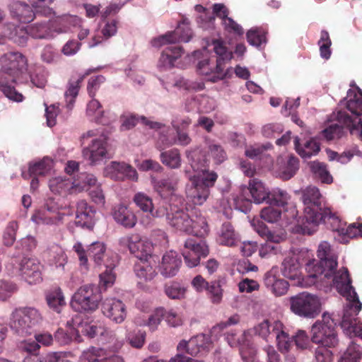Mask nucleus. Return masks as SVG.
<instances>
[{
  "instance_id": "20",
  "label": "nucleus",
  "mask_w": 362,
  "mask_h": 362,
  "mask_svg": "<svg viewBox=\"0 0 362 362\" xmlns=\"http://www.w3.org/2000/svg\"><path fill=\"white\" fill-rule=\"evenodd\" d=\"M182 264V259L177 253L175 251L166 252L162 258L159 266L160 274L165 278L175 276Z\"/></svg>"
},
{
  "instance_id": "51",
  "label": "nucleus",
  "mask_w": 362,
  "mask_h": 362,
  "mask_svg": "<svg viewBox=\"0 0 362 362\" xmlns=\"http://www.w3.org/2000/svg\"><path fill=\"white\" fill-rule=\"evenodd\" d=\"M266 34L262 28H251L247 33V42L250 45L259 48L267 43Z\"/></svg>"
},
{
  "instance_id": "54",
  "label": "nucleus",
  "mask_w": 362,
  "mask_h": 362,
  "mask_svg": "<svg viewBox=\"0 0 362 362\" xmlns=\"http://www.w3.org/2000/svg\"><path fill=\"white\" fill-rule=\"evenodd\" d=\"M47 302L49 307L57 313H59L62 308L65 305L64 295L59 289L48 293Z\"/></svg>"
},
{
  "instance_id": "11",
  "label": "nucleus",
  "mask_w": 362,
  "mask_h": 362,
  "mask_svg": "<svg viewBox=\"0 0 362 362\" xmlns=\"http://www.w3.org/2000/svg\"><path fill=\"white\" fill-rule=\"evenodd\" d=\"M119 243L121 246L127 247L139 260H148L151 257L153 247L147 238L134 234L121 238Z\"/></svg>"
},
{
  "instance_id": "4",
  "label": "nucleus",
  "mask_w": 362,
  "mask_h": 362,
  "mask_svg": "<svg viewBox=\"0 0 362 362\" xmlns=\"http://www.w3.org/2000/svg\"><path fill=\"white\" fill-rule=\"evenodd\" d=\"M346 107L351 112L350 115L345 111H339L337 119L349 129L351 134H356L362 140V92L356 93L354 90L347 92Z\"/></svg>"
},
{
  "instance_id": "6",
  "label": "nucleus",
  "mask_w": 362,
  "mask_h": 362,
  "mask_svg": "<svg viewBox=\"0 0 362 362\" xmlns=\"http://www.w3.org/2000/svg\"><path fill=\"white\" fill-rule=\"evenodd\" d=\"M42 317L38 310L33 307H21L15 309L10 318L11 329L18 335L25 337L33 333L39 325Z\"/></svg>"
},
{
  "instance_id": "47",
  "label": "nucleus",
  "mask_w": 362,
  "mask_h": 362,
  "mask_svg": "<svg viewBox=\"0 0 362 362\" xmlns=\"http://www.w3.org/2000/svg\"><path fill=\"white\" fill-rule=\"evenodd\" d=\"M77 331H78V334L81 332L89 338L97 337L99 341L100 335L105 332V327L101 325L80 322L78 323Z\"/></svg>"
},
{
  "instance_id": "23",
  "label": "nucleus",
  "mask_w": 362,
  "mask_h": 362,
  "mask_svg": "<svg viewBox=\"0 0 362 362\" xmlns=\"http://www.w3.org/2000/svg\"><path fill=\"white\" fill-rule=\"evenodd\" d=\"M193 55L198 60L197 66L199 74L206 76L208 80L211 81L210 78L216 76V65L210 62L209 52L204 48L202 50L194 52Z\"/></svg>"
},
{
  "instance_id": "2",
  "label": "nucleus",
  "mask_w": 362,
  "mask_h": 362,
  "mask_svg": "<svg viewBox=\"0 0 362 362\" xmlns=\"http://www.w3.org/2000/svg\"><path fill=\"white\" fill-rule=\"evenodd\" d=\"M334 286L348 301L341 322L342 329L350 337H358L362 339V326L357 323L355 317L361 310L362 304L351 284L346 270L335 276Z\"/></svg>"
},
{
  "instance_id": "27",
  "label": "nucleus",
  "mask_w": 362,
  "mask_h": 362,
  "mask_svg": "<svg viewBox=\"0 0 362 362\" xmlns=\"http://www.w3.org/2000/svg\"><path fill=\"white\" fill-rule=\"evenodd\" d=\"M4 36L11 40L13 42L20 46L26 45L29 33L28 26L26 28L22 26H16L13 24H7L5 26Z\"/></svg>"
},
{
  "instance_id": "55",
  "label": "nucleus",
  "mask_w": 362,
  "mask_h": 362,
  "mask_svg": "<svg viewBox=\"0 0 362 362\" xmlns=\"http://www.w3.org/2000/svg\"><path fill=\"white\" fill-rule=\"evenodd\" d=\"M256 230L261 236L266 238L267 242L272 243L274 245L280 243L286 238V234L284 232H272L264 225H260Z\"/></svg>"
},
{
  "instance_id": "56",
  "label": "nucleus",
  "mask_w": 362,
  "mask_h": 362,
  "mask_svg": "<svg viewBox=\"0 0 362 362\" xmlns=\"http://www.w3.org/2000/svg\"><path fill=\"white\" fill-rule=\"evenodd\" d=\"M117 262V257L115 256L110 264L105 263L106 270L100 274V284L105 288L112 286L115 280V275L112 269L116 266Z\"/></svg>"
},
{
  "instance_id": "17",
  "label": "nucleus",
  "mask_w": 362,
  "mask_h": 362,
  "mask_svg": "<svg viewBox=\"0 0 362 362\" xmlns=\"http://www.w3.org/2000/svg\"><path fill=\"white\" fill-rule=\"evenodd\" d=\"M102 312L104 315L116 323H122L127 316L125 305L115 298H107L103 300Z\"/></svg>"
},
{
  "instance_id": "31",
  "label": "nucleus",
  "mask_w": 362,
  "mask_h": 362,
  "mask_svg": "<svg viewBox=\"0 0 362 362\" xmlns=\"http://www.w3.org/2000/svg\"><path fill=\"white\" fill-rule=\"evenodd\" d=\"M29 35L35 39L54 37L49 21H37L28 26Z\"/></svg>"
},
{
  "instance_id": "57",
  "label": "nucleus",
  "mask_w": 362,
  "mask_h": 362,
  "mask_svg": "<svg viewBox=\"0 0 362 362\" xmlns=\"http://www.w3.org/2000/svg\"><path fill=\"white\" fill-rule=\"evenodd\" d=\"M105 245L100 242L93 243L89 245L87 250L88 257L92 258L97 264H101L105 255Z\"/></svg>"
},
{
  "instance_id": "42",
  "label": "nucleus",
  "mask_w": 362,
  "mask_h": 362,
  "mask_svg": "<svg viewBox=\"0 0 362 362\" xmlns=\"http://www.w3.org/2000/svg\"><path fill=\"white\" fill-rule=\"evenodd\" d=\"M192 230L187 233H192L197 236L203 237L208 233L209 228L206 218L201 214L200 212H194V215H191Z\"/></svg>"
},
{
  "instance_id": "28",
  "label": "nucleus",
  "mask_w": 362,
  "mask_h": 362,
  "mask_svg": "<svg viewBox=\"0 0 362 362\" xmlns=\"http://www.w3.org/2000/svg\"><path fill=\"white\" fill-rule=\"evenodd\" d=\"M183 50L179 46L166 47L160 55L158 66L160 69H168L175 66V61L182 56Z\"/></svg>"
},
{
  "instance_id": "12",
  "label": "nucleus",
  "mask_w": 362,
  "mask_h": 362,
  "mask_svg": "<svg viewBox=\"0 0 362 362\" xmlns=\"http://www.w3.org/2000/svg\"><path fill=\"white\" fill-rule=\"evenodd\" d=\"M82 154L90 165H100L103 160L112 157L107 149L105 136L93 139L90 144L83 149Z\"/></svg>"
},
{
  "instance_id": "14",
  "label": "nucleus",
  "mask_w": 362,
  "mask_h": 362,
  "mask_svg": "<svg viewBox=\"0 0 362 362\" xmlns=\"http://www.w3.org/2000/svg\"><path fill=\"white\" fill-rule=\"evenodd\" d=\"M178 179L173 176L153 181V188L162 199L170 205H176V202L182 205L184 202L182 197L175 193Z\"/></svg>"
},
{
  "instance_id": "24",
  "label": "nucleus",
  "mask_w": 362,
  "mask_h": 362,
  "mask_svg": "<svg viewBox=\"0 0 362 362\" xmlns=\"http://www.w3.org/2000/svg\"><path fill=\"white\" fill-rule=\"evenodd\" d=\"M9 9L11 15L23 23L31 22L37 14L29 5L19 1L10 4Z\"/></svg>"
},
{
  "instance_id": "48",
  "label": "nucleus",
  "mask_w": 362,
  "mask_h": 362,
  "mask_svg": "<svg viewBox=\"0 0 362 362\" xmlns=\"http://www.w3.org/2000/svg\"><path fill=\"white\" fill-rule=\"evenodd\" d=\"M210 338L204 334H199L189 339L191 355L195 356L202 350L208 349L210 345Z\"/></svg>"
},
{
  "instance_id": "43",
  "label": "nucleus",
  "mask_w": 362,
  "mask_h": 362,
  "mask_svg": "<svg viewBox=\"0 0 362 362\" xmlns=\"http://www.w3.org/2000/svg\"><path fill=\"white\" fill-rule=\"evenodd\" d=\"M138 278L144 281H151L156 275L154 268L148 263V260H139L134 267Z\"/></svg>"
},
{
  "instance_id": "44",
  "label": "nucleus",
  "mask_w": 362,
  "mask_h": 362,
  "mask_svg": "<svg viewBox=\"0 0 362 362\" xmlns=\"http://www.w3.org/2000/svg\"><path fill=\"white\" fill-rule=\"evenodd\" d=\"M49 187L54 193L62 194L74 189V182L62 177H56L49 180Z\"/></svg>"
},
{
  "instance_id": "22",
  "label": "nucleus",
  "mask_w": 362,
  "mask_h": 362,
  "mask_svg": "<svg viewBox=\"0 0 362 362\" xmlns=\"http://www.w3.org/2000/svg\"><path fill=\"white\" fill-rule=\"evenodd\" d=\"M214 50L218 58L216 64V75L210 78L211 81L216 82L220 79H222L224 76L223 68L222 67L223 64L226 61H230L233 57V53L231 51L228 50L224 43L220 40L213 41Z\"/></svg>"
},
{
  "instance_id": "58",
  "label": "nucleus",
  "mask_w": 362,
  "mask_h": 362,
  "mask_svg": "<svg viewBox=\"0 0 362 362\" xmlns=\"http://www.w3.org/2000/svg\"><path fill=\"white\" fill-rule=\"evenodd\" d=\"M207 153L216 164H221L227 159V153L222 146L215 142L208 144Z\"/></svg>"
},
{
  "instance_id": "1",
  "label": "nucleus",
  "mask_w": 362,
  "mask_h": 362,
  "mask_svg": "<svg viewBox=\"0 0 362 362\" xmlns=\"http://www.w3.org/2000/svg\"><path fill=\"white\" fill-rule=\"evenodd\" d=\"M302 201L304 205V216L301 226L303 234H313L320 223H326L327 221L334 224L332 226L333 230L343 233L344 228H341L339 226L340 221L331 211L330 208L325 205L318 188L308 186L303 189Z\"/></svg>"
},
{
  "instance_id": "15",
  "label": "nucleus",
  "mask_w": 362,
  "mask_h": 362,
  "mask_svg": "<svg viewBox=\"0 0 362 362\" xmlns=\"http://www.w3.org/2000/svg\"><path fill=\"white\" fill-rule=\"evenodd\" d=\"M103 174L105 177L118 181L124 180L125 179H129L133 181H136L138 180L136 170L131 165L124 162H110L105 167Z\"/></svg>"
},
{
  "instance_id": "46",
  "label": "nucleus",
  "mask_w": 362,
  "mask_h": 362,
  "mask_svg": "<svg viewBox=\"0 0 362 362\" xmlns=\"http://www.w3.org/2000/svg\"><path fill=\"white\" fill-rule=\"evenodd\" d=\"M310 167L312 172L321 180L322 182L326 184H330L332 182V176L330 175L326 164L315 160L310 163Z\"/></svg>"
},
{
  "instance_id": "50",
  "label": "nucleus",
  "mask_w": 362,
  "mask_h": 362,
  "mask_svg": "<svg viewBox=\"0 0 362 362\" xmlns=\"http://www.w3.org/2000/svg\"><path fill=\"white\" fill-rule=\"evenodd\" d=\"M119 329L110 330L105 327V332L100 335L99 342L101 344H110L113 348L120 347L124 341L122 337L118 335Z\"/></svg>"
},
{
  "instance_id": "38",
  "label": "nucleus",
  "mask_w": 362,
  "mask_h": 362,
  "mask_svg": "<svg viewBox=\"0 0 362 362\" xmlns=\"http://www.w3.org/2000/svg\"><path fill=\"white\" fill-rule=\"evenodd\" d=\"M295 148L297 153L303 158H308L316 155L320 151V145L314 139L307 141L303 146L299 144V139L295 138Z\"/></svg>"
},
{
  "instance_id": "59",
  "label": "nucleus",
  "mask_w": 362,
  "mask_h": 362,
  "mask_svg": "<svg viewBox=\"0 0 362 362\" xmlns=\"http://www.w3.org/2000/svg\"><path fill=\"white\" fill-rule=\"evenodd\" d=\"M173 33L178 42H188L192 37V32L189 28V21L187 20H184L180 23L175 31Z\"/></svg>"
},
{
  "instance_id": "9",
  "label": "nucleus",
  "mask_w": 362,
  "mask_h": 362,
  "mask_svg": "<svg viewBox=\"0 0 362 362\" xmlns=\"http://www.w3.org/2000/svg\"><path fill=\"white\" fill-rule=\"evenodd\" d=\"M101 296L97 287L84 285L73 295L71 306L77 312H93L98 308Z\"/></svg>"
},
{
  "instance_id": "40",
  "label": "nucleus",
  "mask_w": 362,
  "mask_h": 362,
  "mask_svg": "<svg viewBox=\"0 0 362 362\" xmlns=\"http://www.w3.org/2000/svg\"><path fill=\"white\" fill-rule=\"evenodd\" d=\"M160 159L163 165L170 169H177L181 166V156L179 150L177 148H172L161 152Z\"/></svg>"
},
{
  "instance_id": "34",
  "label": "nucleus",
  "mask_w": 362,
  "mask_h": 362,
  "mask_svg": "<svg viewBox=\"0 0 362 362\" xmlns=\"http://www.w3.org/2000/svg\"><path fill=\"white\" fill-rule=\"evenodd\" d=\"M133 201L141 211L151 213L153 217H160L165 214V212L160 213L158 210L153 211L152 199L144 192L136 193Z\"/></svg>"
},
{
  "instance_id": "13",
  "label": "nucleus",
  "mask_w": 362,
  "mask_h": 362,
  "mask_svg": "<svg viewBox=\"0 0 362 362\" xmlns=\"http://www.w3.org/2000/svg\"><path fill=\"white\" fill-rule=\"evenodd\" d=\"M182 255L187 266L192 268L199 264L202 257L209 255V248L204 241L197 242L193 238H189L184 243Z\"/></svg>"
},
{
  "instance_id": "5",
  "label": "nucleus",
  "mask_w": 362,
  "mask_h": 362,
  "mask_svg": "<svg viewBox=\"0 0 362 362\" xmlns=\"http://www.w3.org/2000/svg\"><path fill=\"white\" fill-rule=\"evenodd\" d=\"M187 158L195 172V174L192 175L187 170H185V174L189 180L190 181L196 180L198 184L206 187L208 189L212 187L218 178V175L216 172L206 168L209 160L206 158L205 154L200 149L195 148L187 152Z\"/></svg>"
},
{
  "instance_id": "35",
  "label": "nucleus",
  "mask_w": 362,
  "mask_h": 362,
  "mask_svg": "<svg viewBox=\"0 0 362 362\" xmlns=\"http://www.w3.org/2000/svg\"><path fill=\"white\" fill-rule=\"evenodd\" d=\"M218 241L221 245L229 247L234 246L238 241V235L230 223H223L218 233Z\"/></svg>"
},
{
  "instance_id": "30",
  "label": "nucleus",
  "mask_w": 362,
  "mask_h": 362,
  "mask_svg": "<svg viewBox=\"0 0 362 362\" xmlns=\"http://www.w3.org/2000/svg\"><path fill=\"white\" fill-rule=\"evenodd\" d=\"M86 114L90 120L96 123L103 125L110 123V120L105 116V111L103 109L102 105L95 98H92L87 103Z\"/></svg>"
},
{
  "instance_id": "39",
  "label": "nucleus",
  "mask_w": 362,
  "mask_h": 362,
  "mask_svg": "<svg viewBox=\"0 0 362 362\" xmlns=\"http://www.w3.org/2000/svg\"><path fill=\"white\" fill-rule=\"evenodd\" d=\"M53 163L52 159L45 157L42 160L29 164L30 176H45L52 170Z\"/></svg>"
},
{
  "instance_id": "36",
  "label": "nucleus",
  "mask_w": 362,
  "mask_h": 362,
  "mask_svg": "<svg viewBox=\"0 0 362 362\" xmlns=\"http://www.w3.org/2000/svg\"><path fill=\"white\" fill-rule=\"evenodd\" d=\"M239 346L241 359L244 362H253L256 357L257 349L245 332L242 334V344Z\"/></svg>"
},
{
  "instance_id": "64",
  "label": "nucleus",
  "mask_w": 362,
  "mask_h": 362,
  "mask_svg": "<svg viewBox=\"0 0 362 362\" xmlns=\"http://www.w3.org/2000/svg\"><path fill=\"white\" fill-rule=\"evenodd\" d=\"M105 351L103 349L90 347L83 351L81 358L88 362H101Z\"/></svg>"
},
{
  "instance_id": "62",
  "label": "nucleus",
  "mask_w": 362,
  "mask_h": 362,
  "mask_svg": "<svg viewBox=\"0 0 362 362\" xmlns=\"http://www.w3.org/2000/svg\"><path fill=\"white\" fill-rule=\"evenodd\" d=\"M54 0H28L31 6L35 10L36 13H40L45 16H50L54 13L52 9L48 6Z\"/></svg>"
},
{
  "instance_id": "19",
  "label": "nucleus",
  "mask_w": 362,
  "mask_h": 362,
  "mask_svg": "<svg viewBox=\"0 0 362 362\" xmlns=\"http://www.w3.org/2000/svg\"><path fill=\"white\" fill-rule=\"evenodd\" d=\"M6 73L1 74V68L0 69V89L9 100L15 102H21L23 96L21 93L16 90L14 83L19 76V74L12 73V71L5 70Z\"/></svg>"
},
{
  "instance_id": "25",
  "label": "nucleus",
  "mask_w": 362,
  "mask_h": 362,
  "mask_svg": "<svg viewBox=\"0 0 362 362\" xmlns=\"http://www.w3.org/2000/svg\"><path fill=\"white\" fill-rule=\"evenodd\" d=\"M112 216L115 221L125 228H132L136 223V218L134 212L124 205L115 207Z\"/></svg>"
},
{
  "instance_id": "49",
  "label": "nucleus",
  "mask_w": 362,
  "mask_h": 362,
  "mask_svg": "<svg viewBox=\"0 0 362 362\" xmlns=\"http://www.w3.org/2000/svg\"><path fill=\"white\" fill-rule=\"evenodd\" d=\"M267 202L270 204L284 207L290 200V195L288 192L280 188H274L269 192Z\"/></svg>"
},
{
  "instance_id": "61",
  "label": "nucleus",
  "mask_w": 362,
  "mask_h": 362,
  "mask_svg": "<svg viewBox=\"0 0 362 362\" xmlns=\"http://www.w3.org/2000/svg\"><path fill=\"white\" fill-rule=\"evenodd\" d=\"M332 124L322 132V136L327 140L330 141L335 139L341 138L344 134V127H346L343 123Z\"/></svg>"
},
{
  "instance_id": "8",
  "label": "nucleus",
  "mask_w": 362,
  "mask_h": 362,
  "mask_svg": "<svg viewBox=\"0 0 362 362\" xmlns=\"http://www.w3.org/2000/svg\"><path fill=\"white\" fill-rule=\"evenodd\" d=\"M310 332L313 343L327 347H334L338 344L335 323L329 315L323 314L322 320L316 321Z\"/></svg>"
},
{
  "instance_id": "60",
  "label": "nucleus",
  "mask_w": 362,
  "mask_h": 362,
  "mask_svg": "<svg viewBox=\"0 0 362 362\" xmlns=\"http://www.w3.org/2000/svg\"><path fill=\"white\" fill-rule=\"evenodd\" d=\"M361 353L359 346L355 343H351L341 356L339 362H358Z\"/></svg>"
},
{
  "instance_id": "52",
  "label": "nucleus",
  "mask_w": 362,
  "mask_h": 362,
  "mask_svg": "<svg viewBox=\"0 0 362 362\" xmlns=\"http://www.w3.org/2000/svg\"><path fill=\"white\" fill-rule=\"evenodd\" d=\"M83 76H79L76 79H71L69 83L67 90L65 92V98L67 102V108L71 110L75 102V98L78 95L80 83L83 81Z\"/></svg>"
},
{
  "instance_id": "33",
  "label": "nucleus",
  "mask_w": 362,
  "mask_h": 362,
  "mask_svg": "<svg viewBox=\"0 0 362 362\" xmlns=\"http://www.w3.org/2000/svg\"><path fill=\"white\" fill-rule=\"evenodd\" d=\"M282 274L288 279H298L300 276V264L294 256L286 257L281 264Z\"/></svg>"
},
{
  "instance_id": "63",
  "label": "nucleus",
  "mask_w": 362,
  "mask_h": 362,
  "mask_svg": "<svg viewBox=\"0 0 362 362\" xmlns=\"http://www.w3.org/2000/svg\"><path fill=\"white\" fill-rule=\"evenodd\" d=\"M165 293L171 299H181L185 297L186 288L177 282L165 286Z\"/></svg>"
},
{
  "instance_id": "26",
  "label": "nucleus",
  "mask_w": 362,
  "mask_h": 362,
  "mask_svg": "<svg viewBox=\"0 0 362 362\" xmlns=\"http://www.w3.org/2000/svg\"><path fill=\"white\" fill-rule=\"evenodd\" d=\"M191 185L186 189L187 197L197 205H202L208 199L210 189L198 184L197 181H190Z\"/></svg>"
},
{
  "instance_id": "32",
  "label": "nucleus",
  "mask_w": 362,
  "mask_h": 362,
  "mask_svg": "<svg viewBox=\"0 0 362 362\" xmlns=\"http://www.w3.org/2000/svg\"><path fill=\"white\" fill-rule=\"evenodd\" d=\"M272 332L276 334L277 346L279 350L281 351H288L291 346L293 338L290 337L285 331V327L281 321H273Z\"/></svg>"
},
{
  "instance_id": "16",
  "label": "nucleus",
  "mask_w": 362,
  "mask_h": 362,
  "mask_svg": "<svg viewBox=\"0 0 362 362\" xmlns=\"http://www.w3.org/2000/svg\"><path fill=\"white\" fill-rule=\"evenodd\" d=\"M179 203L176 205H170V211L166 212V219L168 224L182 232L187 233L192 230V217L187 211L177 207Z\"/></svg>"
},
{
  "instance_id": "7",
  "label": "nucleus",
  "mask_w": 362,
  "mask_h": 362,
  "mask_svg": "<svg viewBox=\"0 0 362 362\" xmlns=\"http://www.w3.org/2000/svg\"><path fill=\"white\" fill-rule=\"evenodd\" d=\"M40 262L33 257H23L21 260L10 258L6 264V270L9 275L21 276L29 284H35L42 280Z\"/></svg>"
},
{
  "instance_id": "3",
  "label": "nucleus",
  "mask_w": 362,
  "mask_h": 362,
  "mask_svg": "<svg viewBox=\"0 0 362 362\" xmlns=\"http://www.w3.org/2000/svg\"><path fill=\"white\" fill-rule=\"evenodd\" d=\"M317 252L319 261L310 260L305 267L308 273V277L311 279L313 283H315L318 278L322 279V276L328 279L334 274V278H335L337 274H341L346 270L349 276L347 269L335 273L337 267V256L329 243L327 241L320 243ZM333 283L334 284V279H333Z\"/></svg>"
},
{
  "instance_id": "21",
  "label": "nucleus",
  "mask_w": 362,
  "mask_h": 362,
  "mask_svg": "<svg viewBox=\"0 0 362 362\" xmlns=\"http://www.w3.org/2000/svg\"><path fill=\"white\" fill-rule=\"evenodd\" d=\"M95 211L88 204L86 200L77 202L75 224L81 228L92 229L94 225Z\"/></svg>"
},
{
  "instance_id": "10",
  "label": "nucleus",
  "mask_w": 362,
  "mask_h": 362,
  "mask_svg": "<svg viewBox=\"0 0 362 362\" xmlns=\"http://www.w3.org/2000/svg\"><path fill=\"white\" fill-rule=\"evenodd\" d=\"M291 310L296 315L315 318L321 312V303L317 296L303 292L290 298Z\"/></svg>"
},
{
  "instance_id": "29",
  "label": "nucleus",
  "mask_w": 362,
  "mask_h": 362,
  "mask_svg": "<svg viewBox=\"0 0 362 362\" xmlns=\"http://www.w3.org/2000/svg\"><path fill=\"white\" fill-rule=\"evenodd\" d=\"M264 284L272 293L277 296L284 295L288 288V282L284 279H278L272 271L265 274Z\"/></svg>"
},
{
  "instance_id": "37",
  "label": "nucleus",
  "mask_w": 362,
  "mask_h": 362,
  "mask_svg": "<svg viewBox=\"0 0 362 362\" xmlns=\"http://www.w3.org/2000/svg\"><path fill=\"white\" fill-rule=\"evenodd\" d=\"M249 190L255 203L261 204L264 201L267 202L269 192L266 189L264 184L259 180H250Z\"/></svg>"
},
{
  "instance_id": "41",
  "label": "nucleus",
  "mask_w": 362,
  "mask_h": 362,
  "mask_svg": "<svg viewBox=\"0 0 362 362\" xmlns=\"http://www.w3.org/2000/svg\"><path fill=\"white\" fill-rule=\"evenodd\" d=\"M54 339L61 345L68 344L74 339L78 342L81 341L77 327L71 326L67 331L61 328L58 329L54 333Z\"/></svg>"
},
{
  "instance_id": "45",
  "label": "nucleus",
  "mask_w": 362,
  "mask_h": 362,
  "mask_svg": "<svg viewBox=\"0 0 362 362\" xmlns=\"http://www.w3.org/2000/svg\"><path fill=\"white\" fill-rule=\"evenodd\" d=\"M327 156L329 160H337L338 162L345 164L347 163L354 156H362V153L358 150L357 146H353L350 149L344 151L341 154H339L338 153L328 150L327 151Z\"/></svg>"
},
{
  "instance_id": "53",
  "label": "nucleus",
  "mask_w": 362,
  "mask_h": 362,
  "mask_svg": "<svg viewBox=\"0 0 362 362\" xmlns=\"http://www.w3.org/2000/svg\"><path fill=\"white\" fill-rule=\"evenodd\" d=\"M98 185V180L94 175L84 173L80 174L78 179L74 181V190H84L86 187H89V189H90Z\"/></svg>"
},
{
  "instance_id": "18",
  "label": "nucleus",
  "mask_w": 362,
  "mask_h": 362,
  "mask_svg": "<svg viewBox=\"0 0 362 362\" xmlns=\"http://www.w3.org/2000/svg\"><path fill=\"white\" fill-rule=\"evenodd\" d=\"M1 65V74L5 70L12 71V73L20 74L25 69L27 60L25 57L18 52H10L4 54L0 58Z\"/></svg>"
}]
</instances>
